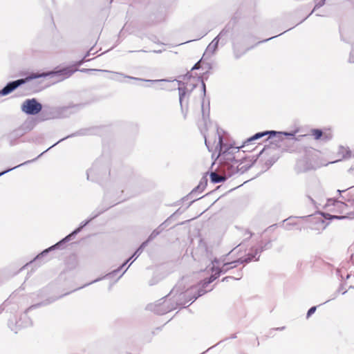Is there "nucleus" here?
<instances>
[{"instance_id": "obj_3", "label": "nucleus", "mask_w": 354, "mask_h": 354, "mask_svg": "<svg viewBox=\"0 0 354 354\" xmlns=\"http://www.w3.org/2000/svg\"><path fill=\"white\" fill-rule=\"evenodd\" d=\"M350 194L351 192H348L346 196H340L342 201L329 198L326 205H333L337 211L340 213L348 212L351 210L354 211V198Z\"/></svg>"}, {"instance_id": "obj_12", "label": "nucleus", "mask_w": 354, "mask_h": 354, "mask_svg": "<svg viewBox=\"0 0 354 354\" xmlns=\"http://www.w3.org/2000/svg\"><path fill=\"white\" fill-rule=\"evenodd\" d=\"M147 241L143 242L141 245L138 248V250L134 252V254L128 259L119 268L113 270L111 273H109L108 275H115L116 273H118L122 268H124L133 257H135V259L140 256V254L142 253L143 249L147 246Z\"/></svg>"}, {"instance_id": "obj_47", "label": "nucleus", "mask_w": 354, "mask_h": 354, "mask_svg": "<svg viewBox=\"0 0 354 354\" xmlns=\"http://www.w3.org/2000/svg\"><path fill=\"white\" fill-rule=\"evenodd\" d=\"M344 290V288H339V291Z\"/></svg>"}, {"instance_id": "obj_11", "label": "nucleus", "mask_w": 354, "mask_h": 354, "mask_svg": "<svg viewBox=\"0 0 354 354\" xmlns=\"http://www.w3.org/2000/svg\"><path fill=\"white\" fill-rule=\"evenodd\" d=\"M296 168L299 172H305L311 169H315L316 167L309 158H304L297 162Z\"/></svg>"}, {"instance_id": "obj_36", "label": "nucleus", "mask_w": 354, "mask_h": 354, "mask_svg": "<svg viewBox=\"0 0 354 354\" xmlns=\"http://www.w3.org/2000/svg\"><path fill=\"white\" fill-rule=\"evenodd\" d=\"M349 61H350L351 62H354V59H353V54H352V53H351V57H350V58H349Z\"/></svg>"}, {"instance_id": "obj_45", "label": "nucleus", "mask_w": 354, "mask_h": 354, "mask_svg": "<svg viewBox=\"0 0 354 354\" xmlns=\"http://www.w3.org/2000/svg\"><path fill=\"white\" fill-rule=\"evenodd\" d=\"M344 290V288H339V291Z\"/></svg>"}, {"instance_id": "obj_18", "label": "nucleus", "mask_w": 354, "mask_h": 354, "mask_svg": "<svg viewBox=\"0 0 354 354\" xmlns=\"http://www.w3.org/2000/svg\"><path fill=\"white\" fill-rule=\"evenodd\" d=\"M322 189L319 187L318 185H316V193H313L311 191H308V197L310 200V201L314 203V200L313 199L311 195H313L314 196H320L322 195Z\"/></svg>"}, {"instance_id": "obj_26", "label": "nucleus", "mask_w": 354, "mask_h": 354, "mask_svg": "<svg viewBox=\"0 0 354 354\" xmlns=\"http://www.w3.org/2000/svg\"><path fill=\"white\" fill-rule=\"evenodd\" d=\"M252 234L250 231H249L248 230H244V233H243V236H244V240H248L251 238Z\"/></svg>"}, {"instance_id": "obj_9", "label": "nucleus", "mask_w": 354, "mask_h": 354, "mask_svg": "<svg viewBox=\"0 0 354 354\" xmlns=\"http://www.w3.org/2000/svg\"><path fill=\"white\" fill-rule=\"evenodd\" d=\"M150 308L152 310L158 315H164L174 308V306H170L169 305L168 300L165 298L158 301L157 304L151 305Z\"/></svg>"}, {"instance_id": "obj_16", "label": "nucleus", "mask_w": 354, "mask_h": 354, "mask_svg": "<svg viewBox=\"0 0 354 354\" xmlns=\"http://www.w3.org/2000/svg\"><path fill=\"white\" fill-rule=\"evenodd\" d=\"M73 71L69 69V68H64L62 70H60L56 73L55 74H57L58 75L62 76V79L70 77L73 73Z\"/></svg>"}, {"instance_id": "obj_25", "label": "nucleus", "mask_w": 354, "mask_h": 354, "mask_svg": "<svg viewBox=\"0 0 354 354\" xmlns=\"http://www.w3.org/2000/svg\"><path fill=\"white\" fill-rule=\"evenodd\" d=\"M72 136H73V135H71V136H67V137H66V138H62V139H60L58 142H57L56 143H55L54 145H53L51 147H50L48 149H47L45 151H44V152H42L41 154H39V155L38 156V157H37V158H39V157H40L41 156H42V155H43L46 151H47L48 150H49L50 149H51L52 147H53L54 146H55L57 144L59 143L60 142H62V140H64L66 139L67 138L71 137Z\"/></svg>"}, {"instance_id": "obj_21", "label": "nucleus", "mask_w": 354, "mask_h": 354, "mask_svg": "<svg viewBox=\"0 0 354 354\" xmlns=\"http://www.w3.org/2000/svg\"><path fill=\"white\" fill-rule=\"evenodd\" d=\"M324 3H325V0H316L315 8L313 10V11L310 12V15H311L315 9L319 8L322 7V6H324Z\"/></svg>"}, {"instance_id": "obj_35", "label": "nucleus", "mask_w": 354, "mask_h": 354, "mask_svg": "<svg viewBox=\"0 0 354 354\" xmlns=\"http://www.w3.org/2000/svg\"><path fill=\"white\" fill-rule=\"evenodd\" d=\"M274 37H275V36H274V37H270V38H268V39H264V40H263V41H262L261 42H264V41H266L270 40V39H272V38H274ZM260 42H261V41H259V43H260Z\"/></svg>"}, {"instance_id": "obj_15", "label": "nucleus", "mask_w": 354, "mask_h": 354, "mask_svg": "<svg viewBox=\"0 0 354 354\" xmlns=\"http://www.w3.org/2000/svg\"><path fill=\"white\" fill-rule=\"evenodd\" d=\"M233 48L234 52V55L236 58H239L242 55H243L249 48H244L243 50H239V42L237 40H234L233 42Z\"/></svg>"}, {"instance_id": "obj_4", "label": "nucleus", "mask_w": 354, "mask_h": 354, "mask_svg": "<svg viewBox=\"0 0 354 354\" xmlns=\"http://www.w3.org/2000/svg\"><path fill=\"white\" fill-rule=\"evenodd\" d=\"M97 214H95L94 216L91 218L89 220L86 221L84 222H82L79 227H77L76 230H75L72 233L66 236L64 239H63L62 241H59L54 245L50 246L48 249L44 250L42 252H41L39 254H38L33 261H39L41 258L45 257L50 251L55 250L56 248H59L63 243L69 241L73 236L76 235L77 233H79L82 229L86 226L92 219H93L95 217H96Z\"/></svg>"}, {"instance_id": "obj_32", "label": "nucleus", "mask_w": 354, "mask_h": 354, "mask_svg": "<svg viewBox=\"0 0 354 354\" xmlns=\"http://www.w3.org/2000/svg\"><path fill=\"white\" fill-rule=\"evenodd\" d=\"M234 279L232 277H225L222 279V281H228L229 279Z\"/></svg>"}, {"instance_id": "obj_5", "label": "nucleus", "mask_w": 354, "mask_h": 354, "mask_svg": "<svg viewBox=\"0 0 354 354\" xmlns=\"http://www.w3.org/2000/svg\"><path fill=\"white\" fill-rule=\"evenodd\" d=\"M46 76V74L41 73V74H35L32 73L25 79H19L15 81L10 82H8L1 91H0V96H4L10 94L13 91H15L16 88H17L19 86L24 84L27 82L39 78L41 77H45Z\"/></svg>"}, {"instance_id": "obj_14", "label": "nucleus", "mask_w": 354, "mask_h": 354, "mask_svg": "<svg viewBox=\"0 0 354 354\" xmlns=\"http://www.w3.org/2000/svg\"><path fill=\"white\" fill-rule=\"evenodd\" d=\"M210 178L211 181L214 183H219L225 181L227 177L223 174L221 173V174L216 173V171H212L210 173Z\"/></svg>"}, {"instance_id": "obj_6", "label": "nucleus", "mask_w": 354, "mask_h": 354, "mask_svg": "<svg viewBox=\"0 0 354 354\" xmlns=\"http://www.w3.org/2000/svg\"><path fill=\"white\" fill-rule=\"evenodd\" d=\"M174 82H175V80ZM176 83L178 84L179 102L180 105L181 111L184 115V118H186L188 113L187 101L190 93L186 88L185 83L178 80H176Z\"/></svg>"}, {"instance_id": "obj_44", "label": "nucleus", "mask_w": 354, "mask_h": 354, "mask_svg": "<svg viewBox=\"0 0 354 354\" xmlns=\"http://www.w3.org/2000/svg\"><path fill=\"white\" fill-rule=\"evenodd\" d=\"M55 299H53L52 301H49L48 303H50V302H52V301H55Z\"/></svg>"}, {"instance_id": "obj_17", "label": "nucleus", "mask_w": 354, "mask_h": 354, "mask_svg": "<svg viewBox=\"0 0 354 354\" xmlns=\"http://www.w3.org/2000/svg\"><path fill=\"white\" fill-rule=\"evenodd\" d=\"M163 230L162 224L160 225L158 227L155 229L149 235L148 239L146 241L147 243L150 241H152L153 239H155L158 235H159L162 231Z\"/></svg>"}, {"instance_id": "obj_2", "label": "nucleus", "mask_w": 354, "mask_h": 354, "mask_svg": "<svg viewBox=\"0 0 354 354\" xmlns=\"http://www.w3.org/2000/svg\"><path fill=\"white\" fill-rule=\"evenodd\" d=\"M218 141L216 149H218L220 157L219 172L225 175L227 178L236 174L239 171V161L235 158L233 151L236 148L227 147L223 143V136L217 130Z\"/></svg>"}, {"instance_id": "obj_13", "label": "nucleus", "mask_w": 354, "mask_h": 354, "mask_svg": "<svg viewBox=\"0 0 354 354\" xmlns=\"http://www.w3.org/2000/svg\"><path fill=\"white\" fill-rule=\"evenodd\" d=\"M113 73V76L111 77V79L113 80H115V81H119V82H121L122 78H129V79H132V80H138V81H145V82H165L166 81L165 80H143V79H141V78H138V77H131V76H128V75H124V74L120 73Z\"/></svg>"}, {"instance_id": "obj_27", "label": "nucleus", "mask_w": 354, "mask_h": 354, "mask_svg": "<svg viewBox=\"0 0 354 354\" xmlns=\"http://www.w3.org/2000/svg\"><path fill=\"white\" fill-rule=\"evenodd\" d=\"M316 309V306L311 307L307 312V318L310 317L315 312Z\"/></svg>"}, {"instance_id": "obj_23", "label": "nucleus", "mask_w": 354, "mask_h": 354, "mask_svg": "<svg viewBox=\"0 0 354 354\" xmlns=\"http://www.w3.org/2000/svg\"><path fill=\"white\" fill-rule=\"evenodd\" d=\"M94 173H95V168H94V167H93L87 171V179L88 180L91 179V180H94V179L92 178Z\"/></svg>"}, {"instance_id": "obj_43", "label": "nucleus", "mask_w": 354, "mask_h": 354, "mask_svg": "<svg viewBox=\"0 0 354 354\" xmlns=\"http://www.w3.org/2000/svg\"><path fill=\"white\" fill-rule=\"evenodd\" d=\"M346 292V290H344V291H343V292H342V294L344 295V294H345Z\"/></svg>"}, {"instance_id": "obj_42", "label": "nucleus", "mask_w": 354, "mask_h": 354, "mask_svg": "<svg viewBox=\"0 0 354 354\" xmlns=\"http://www.w3.org/2000/svg\"><path fill=\"white\" fill-rule=\"evenodd\" d=\"M99 280H100V279H95V280L93 281L91 283H94V282H96V281H99Z\"/></svg>"}, {"instance_id": "obj_1", "label": "nucleus", "mask_w": 354, "mask_h": 354, "mask_svg": "<svg viewBox=\"0 0 354 354\" xmlns=\"http://www.w3.org/2000/svg\"><path fill=\"white\" fill-rule=\"evenodd\" d=\"M271 247L270 241L268 242L265 244L264 247H261L260 248L255 249L254 253H249L248 257L245 259L240 258L238 260L232 261L230 262H227L225 261V258L217 259L215 258L212 261V266L211 268L212 274L209 277L208 279H205L202 283V287L198 288V286L192 287L188 289L185 292V296H189L190 295H193L189 299V301L196 300L198 297L203 295L207 291L212 290V288L209 290H206L205 288L208 286L209 283L213 282L216 279H217L221 273H225L229 270L234 268L237 266L238 263H248L252 260L257 261L259 260L260 253L263 251V250L268 249Z\"/></svg>"}, {"instance_id": "obj_20", "label": "nucleus", "mask_w": 354, "mask_h": 354, "mask_svg": "<svg viewBox=\"0 0 354 354\" xmlns=\"http://www.w3.org/2000/svg\"><path fill=\"white\" fill-rule=\"evenodd\" d=\"M312 132H313V136H314L315 139H316V140L319 139L322 136V131L319 129H313Z\"/></svg>"}, {"instance_id": "obj_39", "label": "nucleus", "mask_w": 354, "mask_h": 354, "mask_svg": "<svg viewBox=\"0 0 354 354\" xmlns=\"http://www.w3.org/2000/svg\"><path fill=\"white\" fill-rule=\"evenodd\" d=\"M334 218L341 219V218H344V216H334Z\"/></svg>"}, {"instance_id": "obj_28", "label": "nucleus", "mask_w": 354, "mask_h": 354, "mask_svg": "<svg viewBox=\"0 0 354 354\" xmlns=\"http://www.w3.org/2000/svg\"><path fill=\"white\" fill-rule=\"evenodd\" d=\"M82 71H84V72H87V73H91V72H94V71H102L101 70H97V69H83L82 70ZM104 72H107V73H111V71H103Z\"/></svg>"}, {"instance_id": "obj_7", "label": "nucleus", "mask_w": 354, "mask_h": 354, "mask_svg": "<svg viewBox=\"0 0 354 354\" xmlns=\"http://www.w3.org/2000/svg\"><path fill=\"white\" fill-rule=\"evenodd\" d=\"M269 135V138H271V136H275L276 137V141L282 140L283 139L284 136H288V137H294L295 133H286V132H281V131H266L263 132H259L254 134L251 138H248L246 142H245L244 144H249L254 140H257L258 139H260L266 136ZM245 145H244L245 146Z\"/></svg>"}, {"instance_id": "obj_37", "label": "nucleus", "mask_w": 354, "mask_h": 354, "mask_svg": "<svg viewBox=\"0 0 354 354\" xmlns=\"http://www.w3.org/2000/svg\"><path fill=\"white\" fill-rule=\"evenodd\" d=\"M38 306H39V304L31 306L29 309L35 308H36Z\"/></svg>"}, {"instance_id": "obj_24", "label": "nucleus", "mask_w": 354, "mask_h": 354, "mask_svg": "<svg viewBox=\"0 0 354 354\" xmlns=\"http://www.w3.org/2000/svg\"><path fill=\"white\" fill-rule=\"evenodd\" d=\"M180 286V283H178V285H176L174 288L173 290L170 292L169 293V295H175V294H178V292L180 293V295H181L183 292H180V290H178V288L179 286Z\"/></svg>"}, {"instance_id": "obj_19", "label": "nucleus", "mask_w": 354, "mask_h": 354, "mask_svg": "<svg viewBox=\"0 0 354 354\" xmlns=\"http://www.w3.org/2000/svg\"><path fill=\"white\" fill-rule=\"evenodd\" d=\"M37 158H35V159H33V160H27V161H26V162H23V163H21V164H20V165H17V166H15V167H12V168L8 169H7V170H6V171H2V172H1V173H0V176H1L2 175L5 174L6 173H7V172H8V171H11V170H12V169H16V168H17V167H21V166L24 165H27V164H28V163H30V162H32V161L35 160Z\"/></svg>"}, {"instance_id": "obj_33", "label": "nucleus", "mask_w": 354, "mask_h": 354, "mask_svg": "<svg viewBox=\"0 0 354 354\" xmlns=\"http://www.w3.org/2000/svg\"><path fill=\"white\" fill-rule=\"evenodd\" d=\"M202 88H203V95H205V84L203 81H202Z\"/></svg>"}, {"instance_id": "obj_49", "label": "nucleus", "mask_w": 354, "mask_h": 354, "mask_svg": "<svg viewBox=\"0 0 354 354\" xmlns=\"http://www.w3.org/2000/svg\"><path fill=\"white\" fill-rule=\"evenodd\" d=\"M133 262H134V260H132V261H131L130 265H131V263H133Z\"/></svg>"}, {"instance_id": "obj_29", "label": "nucleus", "mask_w": 354, "mask_h": 354, "mask_svg": "<svg viewBox=\"0 0 354 354\" xmlns=\"http://www.w3.org/2000/svg\"><path fill=\"white\" fill-rule=\"evenodd\" d=\"M283 223L285 225L286 229L288 230H290V228L288 227L289 225H292V223H290V219H286L283 221Z\"/></svg>"}, {"instance_id": "obj_10", "label": "nucleus", "mask_w": 354, "mask_h": 354, "mask_svg": "<svg viewBox=\"0 0 354 354\" xmlns=\"http://www.w3.org/2000/svg\"><path fill=\"white\" fill-rule=\"evenodd\" d=\"M227 31L225 30H223L212 41V42L208 45L207 47L205 52L204 53V56H212L214 52L216 51L218 44L220 38H221L223 36H224L226 34Z\"/></svg>"}, {"instance_id": "obj_31", "label": "nucleus", "mask_w": 354, "mask_h": 354, "mask_svg": "<svg viewBox=\"0 0 354 354\" xmlns=\"http://www.w3.org/2000/svg\"><path fill=\"white\" fill-rule=\"evenodd\" d=\"M201 108H202L203 117L205 118V110H204V103H203V102L201 103Z\"/></svg>"}, {"instance_id": "obj_46", "label": "nucleus", "mask_w": 354, "mask_h": 354, "mask_svg": "<svg viewBox=\"0 0 354 354\" xmlns=\"http://www.w3.org/2000/svg\"><path fill=\"white\" fill-rule=\"evenodd\" d=\"M344 290V288H339V291Z\"/></svg>"}, {"instance_id": "obj_41", "label": "nucleus", "mask_w": 354, "mask_h": 354, "mask_svg": "<svg viewBox=\"0 0 354 354\" xmlns=\"http://www.w3.org/2000/svg\"><path fill=\"white\" fill-rule=\"evenodd\" d=\"M350 277H351V274H347V275H346V279H348Z\"/></svg>"}, {"instance_id": "obj_34", "label": "nucleus", "mask_w": 354, "mask_h": 354, "mask_svg": "<svg viewBox=\"0 0 354 354\" xmlns=\"http://www.w3.org/2000/svg\"><path fill=\"white\" fill-rule=\"evenodd\" d=\"M205 145L207 146V147L209 149V141L207 140V139L206 138V137L205 136Z\"/></svg>"}, {"instance_id": "obj_8", "label": "nucleus", "mask_w": 354, "mask_h": 354, "mask_svg": "<svg viewBox=\"0 0 354 354\" xmlns=\"http://www.w3.org/2000/svg\"><path fill=\"white\" fill-rule=\"evenodd\" d=\"M21 111L28 115H36L42 109L41 104L35 99H28L21 105Z\"/></svg>"}, {"instance_id": "obj_40", "label": "nucleus", "mask_w": 354, "mask_h": 354, "mask_svg": "<svg viewBox=\"0 0 354 354\" xmlns=\"http://www.w3.org/2000/svg\"><path fill=\"white\" fill-rule=\"evenodd\" d=\"M127 270V269H125V270L123 271V272H122V274L120 276V277H122V276L124 274V272H126Z\"/></svg>"}, {"instance_id": "obj_30", "label": "nucleus", "mask_w": 354, "mask_h": 354, "mask_svg": "<svg viewBox=\"0 0 354 354\" xmlns=\"http://www.w3.org/2000/svg\"><path fill=\"white\" fill-rule=\"evenodd\" d=\"M199 68H200V62H198L194 64V66L192 68V71L198 69Z\"/></svg>"}, {"instance_id": "obj_38", "label": "nucleus", "mask_w": 354, "mask_h": 354, "mask_svg": "<svg viewBox=\"0 0 354 354\" xmlns=\"http://www.w3.org/2000/svg\"><path fill=\"white\" fill-rule=\"evenodd\" d=\"M346 192V190H339V189H338V190H337V192H339V194H340L342 192Z\"/></svg>"}, {"instance_id": "obj_22", "label": "nucleus", "mask_w": 354, "mask_h": 354, "mask_svg": "<svg viewBox=\"0 0 354 354\" xmlns=\"http://www.w3.org/2000/svg\"><path fill=\"white\" fill-rule=\"evenodd\" d=\"M205 187V185H203V183H200L192 191L191 194H194L198 191L202 192L204 189Z\"/></svg>"}, {"instance_id": "obj_48", "label": "nucleus", "mask_w": 354, "mask_h": 354, "mask_svg": "<svg viewBox=\"0 0 354 354\" xmlns=\"http://www.w3.org/2000/svg\"><path fill=\"white\" fill-rule=\"evenodd\" d=\"M133 262H134V260H132V261H131L130 265H131V263H133Z\"/></svg>"}]
</instances>
